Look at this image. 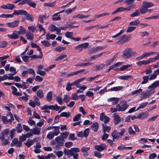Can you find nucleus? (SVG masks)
Instances as JSON below:
<instances>
[{
    "instance_id": "f257e3e1",
    "label": "nucleus",
    "mask_w": 159,
    "mask_h": 159,
    "mask_svg": "<svg viewBox=\"0 0 159 159\" xmlns=\"http://www.w3.org/2000/svg\"><path fill=\"white\" fill-rule=\"evenodd\" d=\"M124 58L128 59L134 56L137 53L133 51L131 48H126L123 52Z\"/></svg>"
},
{
    "instance_id": "f03ea898",
    "label": "nucleus",
    "mask_w": 159,
    "mask_h": 159,
    "mask_svg": "<svg viewBox=\"0 0 159 159\" xmlns=\"http://www.w3.org/2000/svg\"><path fill=\"white\" fill-rule=\"evenodd\" d=\"M129 105L127 104L126 102L123 101L120 104H118L116 105L117 108H118V111H124L128 107Z\"/></svg>"
},
{
    "instance_id": "7ed1b4c3",
    "label": "nucleus",
    "mask_w": 159,
    "mask_h": 159,
    "mask_svg": "<svg viewBox=\"0 0 159 159\" xmlns=\"http://www.w3.org/2000/svg\"><path fill=\"white\" fill-rule=\"evenodd\" d=\"M89 45V44L88 43H86L74 46V48L75 50L77 51L79 53L82 51L83 48H86Z\"/></svg>"
},
{
    "instance_id": "20e7f679",
    "label": "nucleus",
    "mask_w": 159,
    "mask_h": 159,
    "mask_svg": "<svg viewBox=\"0 0 159 159\" xmlns=\"http://www.w3.org/2000/svg\"><path fill=\"white\" fill-rule=\"evenodd\" d=\"M7 36L11 39H16L20 37V33L18 32V31H15L11 34H8Z\"/></svg>"
},
{
    "instance_id": "39448f33",
    "label": "nucleus",
    "mask_w": 159,
    "mask_h": 159,
    "mask_svg": "<svg viewBox=\"0 0 159 159\" xmlns=\"http://www.w3.org/2000/svg\"><path fill=\"white\" fill-rule=\"evenodd\" d=\"M94 148L98 152H102L106 149L107 145L104 143H101L99 145H96L94 146Z\"/></svg>"
},
{
    "instance_id": "423d86ee",
    "label": "nucleus",
    "mask_w": 159,
    "mask_h": 159,
    "mask_svg": "<svg viewBox=\"0 0 159 159\" xmlns=\"http://www.w3.org/2000/svg\"><path fill=\"white\" fill-rule=\"evenodd\" d=\"M154 53L153 52H145L141 56L136 58V59L137 61L142 60L146 57L152 55Z\"/></svg>"
},
{
    "instance_id": "0eeeda50",
    "label": "nucleus",
    "mask_w": 159,
    "mask_h": 159,
    "mask_svg": "<svg viewBox=\"0 0 159 159\" xmlns=\"http://www.w3.org/2000/svg\"><path fill=\"white\" fill-rule=\"evenodd\" d=\"M19 21L18 20H16L11 22L7 23L6 24V25L10 28H14L17 27L19 24Z\"/></svg>"
},
{
    "instance_id": "6e6552de",
    "label": "nucleus",
    "mask_w": 159,
    "mask_h": 159,
    "mask_svg": "<svg viewBox=\"0 0 159 159\" xmlns=\"http://www.w3.org/2000/svg\"><path fill=\"white\" fill-rule=\"evenodd\" d=\"M100 119L102 121H103L104 124L107 123L110 120V118L107 116L104 113L102 112L100 114Z\"/></svg>"
},
{
    "instance_id": "1a4fd4ad",
    "label": "nucleus",
    "mask_w": 159,
    "mask_h": 159,
    "mask_svg": "<svg viewBox=\"0 0 159 159\" xmlns=\"http://www.w3.org/2000/svg\"><path fill=\"white\" fill-rule=\"evenodd\" d=\"M55 141L57 145L60 146L64 145V139L61 136H58L56 137L55 139Z\"/></svg>"
},
{
    "instance_id": "9d476101",
    "label": "nucleus",
    "mask_w": 159,
    "mask_h": 159,
    "mask_svg": "<svg viewBox=\"0 0 159 159\" xmlns=\"http://www.w3.org/2000/svg\"><path fill=\"white\" fill-rule=\"evenodd\" d=\"M90 147L83 146L81 149V152L83 153L84 156L85 157L88 156L89 155V151L90 149Z\"/></svg>"
},
{
    "instance_id": "9b49d317",
    "label": "nucleus",
    "mask_w": 159,
    "mask_h": 159,
    "mask_svg": "<svg viewBox=\"0 0 159 159\" xmlns=\"http://www.w3.org/2000/svg\"><path fill=\"white\" fill-rule=\"evenodd\" d=\"M129 40L128 37L126 35H123L122 36L121 38L116 42V44H123Z\"/></svg>"
},
{
    "instance_id": "f8f14e48",
    "label": "nucleus",
    "mask_w": 159,
    "mask_h": 159,
    "mask_svg": "<svg viewBox=\"0 0 159 159\" xmlns=\"http://www.w3.org/2000/svg\"><path fill=\"white\" fill-rule=\"evenodd\" d=\"M1 7L4 9L12 10L15 8V6L13 4H8L4 5L1 6Z\"/></svg>"
},
{
    "instance_id": "ddd939ff",
    "label": "nucleus",
    "mask_w": 159,
    "mask_h": 159,
    "mask_svg": "<svg viewBox=\"0 0 159 159\" xmlns=\"http://www.w3.org/2000/svg\"><path fill=\"white\" fill-rule=\"evenodd\" d=\"M159 86V80L155 81L151 85L148 87V89L151 90H153L155 88Z\"/></svg>"
},
{
    "instance_id": "4468645a",
    "label": "nucleus",
    "mask_w": 159,
    "mask_h": 159,
    "mask_svg": "<svg viewBox=\"0 0 159 159\" xmlns=\"http://www.w3.org/2000/svg\"><path fill=\"white\" fill-rule=\"evenodd\" d=\"M27 14V12L25 10H15L13 14L18 15H25Z\"/></svg>"
},
{
    "instance_id": "2eb2a0df",
    "label": "nucleus",
    "mask_w": 159,
    "mask_h": 159,
    "mask_svg": "<svg viewBox=\"0 0 159 159\" xmlns=\"http://www.w3.org/2000/svg\"><path fill=\"white\" fill-rule=\"evenodd\" d=\"M113 116H114V122L115 125H117L118 124L120 120V116L116 114V113H114L113 114Z\"/></svg>"
},
{
    "instance_id": "dca6fc26",
    "label": "nucleus",
    "mask_w": 159,
    "mask_h": 159,
    "mask_svg": "<svg viewBox=\"0 0 159 159\" xmlns=\"http://www.w3.org/2000/svg\"><path fill=\"white\" fill-rule=\"evenodd\" d=\"M151 90H147L145 93L143 94V98H146L148 96H150L152 93H154L155 92V90H153L152 92Z\"/></svg>"
},
{
    "instance_id": "f3484780",
    "label": "nucleus",
    "mask_w": 159,
    "mask_h": 159,
    "mask_svg": "<svg viewBox=\"0 0 159 159\" xmlns=\"http://www.w3.org/2000/svg\"><path fill=\"white\" fill-rule=\"evenodd\" d=\"M93 64V62L79 63L75 65V66H81L82 67L87 66L89 65Z\"/></svg>"
},
{
    "instance_id": "a211bd4d",
    "label": "nucleus",
    "mask_w": 159,
    "mask_h": 159,
    "mask_svg": "<svg viewBox=\"0 0 159 159\" xmlns=\"http://www.w3.org/2000/svg\"><path fill=\"white\" fill-rule=\"evenodd\" d=\"M143 5L148 9L153 7V4L152 2L144 1L143 2Z\"/></svg>"
},
{
    "instance_id": "6ab92c4d",
    "label": "nucleus",
    "mask_w": 159,
    "mask_h": 159,
    "mask_svg": "<svg viewBox=\"0 0 159 159\" xmlns=\"http://www.w3.org/2000/svg\"><path fill=\"white\" fill-rule=\"evenodd\" d=\"M111 136L113 139V141H115L114 139H118L119 138V134L116 130H114L111 134Z\"/></svg>"
},
{
    "instance_id": "aec40b11",
    "label": "nucleus",
    "mask_w": 159,
    "mask_h": 159,
    "mask_svg": "<svg viewBox=\"0 0 159 159\" xmlns=\"http://www.w3.org/2000/svg\"><path fill=\"white\" fill-rule=\"evenodd\" d=\"M40 129H41L40 128L37 127L36 128H34L30 130V131H32L33 134L38 135L40 134Z\"/></svg>"
},
{
    "instance_id": "412c9836",
    "label": "nucleus",
    "mask_w": 159,
    "mask_h": 159,
    "mask_svg": "<svg viewBox=\"0 0 159 159\" xmlns=\"http://www.w3.org/2000/svg\"><path fill=\"white\" fill-rule=\"evenodd\" d=\"M9 132L8 128L4 129L1 132L0 137H5L8 134Z\"/></svg>"
},
{
    "instance_id": "4be33fe9",
    "label": "nucleus",
    "mask_w": 159,
    "mask_h": 159,
    "mask_svg": "<svg viewBox=\"0 0 159 159\" xmlns=\"http://www.w3.org/2000/svg\"><path fill=\"white\" fill-rule=\"evenodd\" d=\"M0 141L2 144L3 145H6L10 143L9 141L5 139V137H0Z\"/></svg>"
},
{
    "instance_id": "5701e85b",
    "label": "nucleus",
    "mask_w": 159,
    "mask_h": 159,
    "mask_svg": "<svg viewBox=\"0 0 159 159\" xmlns=\"http://www.w3.org/2000/svg\"><path fill=\"white\" fill-rule=\"evenodd\" d=\"M105 66V64L103 63H100L98 65L94 66L93 67L96 69L95 70V71H98L102 69Z\"/></svg>"
},
{
    "instance_id": "b1692460",
    "label": "nucleus",
    "mask_w": 159,
    "mask_h": 159,
    "mask_svg": "<svg viewBox=\"0 0 159 159\" xmlns=\"http://www.w3.org/2000/svg\"><path fill=\"white\" fill-rule=\"evenodd\" d=\"M102 126V130L103 133H106V132L108 133L111 129V127L109 126H107V125H104L103 124Z\"/></svg>"
},
{
    "instance_id": "393cba45",
    "label": "nucleus",
    "mask_w": 159,
    "mask_h": 159,
    "mask_svg": "<svg viewBox=\"0 0 159 159\" xmlns=\"http://www.w3.org/2000/svg\"><path fill=\"white\" fill-rule=\"evenodd\" d=\"M84 69L81 70L76 72H72L70 74H68L66 76L67 77H69L71 76H73L76 75L80 73V72H82L84 71Z\"/></svg>"
},
{
    "instance_id": "a878e982",
    "label": "nucleus",
    "mask_w": 159,
    "mask_h": 159,
    "mask_svg": "<svg viewBox=\"0 0 159 159\" xmlns=\"http://www.w3.org/2000/svg\"><path fill=\"white\" fill-rule=\"evenodd\" d=\"M98 124L97 122H94L91 126V127L93 131H97L98 128Z\"/></svg>"
},
{
    "instance_id": "bb28decb",
    "label": "nucleus",
    "mask_w": 159,
    "mask_h": 159,
    "mask_svg": "<svg viewBox=\"0 0 159 159\" xmlns=\"http://www.w3.org/2000/svg\"><path fill=\"white\" fill-rule=\"evenodd\" d=\"M34 142V141L33 140L29 139L24 143V144L27 147L29 148L33 145Z\"/></svg>"
},
{
    "instance_id": "cd10ccee",
    "label": "nucleus",
    "mask_w": 159,
    "mask_h": 159,
    "mask_svg": "<svg viewBox=\"0 0 159 159\" xmlns=\"http://www.w3.org/2000/svg\"><path fill=\"white\" fill-rule=\"evenodd\" d=\"M56 35L54 34L49 35V33L47 34L46 36V39L47 40H49L50 39H54L56 37Z\"/></svg>"
},
{
    "instance_id": "c85d7f7f",
    "label": "nucleus",
    "mask_w": 159,
    "mask_h": 159,
    "mask_svg": "<svg viewBox=\"0 0 159 159\" xmlns=\"http://www.w3.org/2000/svg\"><path fill=\"white\" fill-rule=\"evenodd\" d=\"M26 36L27 39L30 40H32L34 39L33 34H31L30 32H27L26 33Z\"/></svg>"
},
{
    "instance_id": "c756f323",
    "label": "nucleus",
    "mask_w": 159,
    "mask_h": 159,
    "mask_svg": "<svg viewBox=\"0 0 159 159\" xmlns=\"http://www.w3.org/2000/svg\"><path fill=\"white\" fill-rule=\"evenodd\" d=\"M54 129L53 133H54L55 136H57L60 133V131L59 130L60 127L58 126H55Z\"/></svg>"
},
{
    "instance_id": "7c9ffc66",
    "label": "nucleus",
    "mask_w": 159,
    "mask_h": 159,
    "mask_svg": "<svg viewBox=\"0 0 159 159\" xmlns=\"http://www.w3.org/2000/svg\"><path fill=\"white\" fill-rule=\"evenodd\" d=\"M148 116V114L146 113H143L139 115L136 118L137 119H142L146 118Z\"/></svg>"
},
{
    "instance_id": "2f4dec72",
    "label": "nucleus",
    "mask_w": 159,
    "mask_h": 159,
    "mask_svg": "<svg viewBox=\"0 0 159 159\" xmlns=\"http://www.w3.org/2000/svg\"><path fill=\"white\" fill-rule=\"evenodd\" d=\"M60 106H58L57 104L55 105L48 106V109L50 110H53L55 111H58L59 110Z\"/></svg>"
},
{
    "instance_id": "473e14b6",
    "label": "nucleus",
    "mask_w": 159,
    "mask_h": 159,
    "mask_svg": "<svg viewBox=\"0 0 159 159\" xmlns=\"http://www.w3.org/2000/svg\"><path fill=\"white\" fill-rule=\"evenodd\" d=\"M59 116H60L64 117L66 118H68L70 116V113L69 112H62L60 115Z\"/></svg>"
},
{
    "instance_id": "72a5a7b5",
    "label": "nucleus",
    "mask_w": 159,
    "mask_h": 159,
    "mask_svg": "<svg viewBox=\"0 0 159 159\" xmlns=\"http://www.w3.org/2000/svg\"><path fill=\"white\" fill-rule=\"evenodd\" d=\"M64 153L65 155H69L72 156L73 154L72 153L71 148L70 149H65L64 150Z\"/></svg>"
},
{
    "instance_id": "f704fd0d",
    "label": "nucleus",
    "mask_w": 159,
    "mask_h": 159,
    "mask_svg": "<svg viewBox=\"0 0 159 159\" xmlns=\"http://www.w3.org/2000/svg\"><path fill=\"white\" fill-rule=\"evenodd\" d=\"M37 96L39 98H42L44 96L43 93L41 89H39L36 92Z\"/></svg>"
},
{
    "instance_id": "c9c22d12",
    "label": "nucleus",
    "mask_w": 159,
    "mask_h": 159,
    "mask_svg": "<svg viewBox=\"0 0 159 159\" xmlns=\"http://www.w3.org/2000/svg\"><path fill=\"white\" fill-rule=\"evenodd\" d=\"M25 18L26 19L29 20L31 21H33L34 20V17L33 15L28 13L27 12V14H26Z\"/></svg>"
},
{
    "instance_id": "e433bc0d",
    "label": "nucleus",
    "mask_w": 159,
    "mask_h": 159,
    "mask_svg": "<svg viewBox=\"0 0 159 159\" xmlns=\"http://www.w3.org/2000/svg\"><path fill=\"white\" fill-rule=\"evenodd\" d=\"M116 57H115V55L114 56V57L111 58L110 60H109L107 61H106L105 65L108 66L110 65L111 63H112L116 59Z\"/></svg>"
},
{
    "instance_id": "4c0bfd02",
    "label": "nucleus",
    "mask_w": 159,
    "mask_h": 159,
    "mask_svg": "<svg viewBox=\"0 0 159 159\" xmlns=\"http://www.w3.org/2000/svg\"><path fill=\"white\" fill-rule=\"evenodd\" d=\"M13 14H2L0 15V17L3 18H12L13 17Z\"/></svg>"
},
{
    "instance_id": "58836bf2",
    "label": "nucleus",
    "mask_w": 159,
    "mask_h": 159,
    "mask_svg": "<svg viewBox=\"0 0 159 159\" xmlns=\"http://www.w3.org/2000/svg\"><path fill=\"white\" fill-rule=\"evenodd\" d=\"M137 65L138 66H141L142 65H147L148 64L147 59L146 60H143L139 61L137 63Z\"/></svg>"
},
{
    "instance_id": "ea45409f",
    "label": "nucleus",
    "mask_w": 159,
    "mask_h": 159,
    "mask_svg": "<svg viewBox=\"0 0 159 159\" xmlns=\"http://www.w3.org/2000/svg\"><path fill=\"white\" fill-rule=\"evenodd\" d=\"M123 88V87H122L121 86L114 87L111 88L110 90L109 91H117L119 90H120L122 89Z\"/></svg>"
},
{
    "instance_id": "a19ab883",
    "label": "nucleus",
    "mask_w": 159,
    "mask_h": 159,
    "mask_svg": "<svg viewBox=\"0 0 159 159\" xmlns=\"http://www.w3.org/2000/svg\"><path fill=\"white\" fill-rule=\"evenodd\" d=\"M2 122L4 124H7L9 123V122H11V121L9 119H7V118L6 116H2Z\"/></svg>"
},
{
    "instance_id": "79ce46f5",
    "label": "nucleus",
    "mask_w": 159,
    "mask_h": 159,
    "mask_svg": "<svg viewBox=\"0 0 159 159\" xmlns=\"http://www.w3.org/2000/svg\"><path fill=\"white\" fill-rule=\"evenodd\" d=\"M132 77L131 75H129L127 76H121L118 77L119 79L121 80H128L129 79H130Z\"/></svg>"
},
{
    "instance_id": "37998d69",
    "label": "nucleus",
    "mask_w": 159,
    "mask_h": 159,
    "mask_svg": "<svg viewBox=\"0 0 159 159\" xmlns=\"http://www.w3.org/2000/svg\"><path fill=\"white\" fill-rule=\"evenodd\" d=\"M52 91H50L47 93L46 98L48 102L52 100Z\"/></svg>"
},
{
    "instance_id": "c03bdc74",
    "label": "nucleus",
    "mask_w": 159,
    "mask_h": 159,
    "mask_svg": "<svg viewBox=\"0 0 159 159\" xmlns=\"http://www.w3.org/2000/svg\"><path fill=\"white\" fill-rule=\"evenodd\" d=\"M13 75H8L7 74L4 75H3V78L4 80L8 79L9 80H14V77L12 76Z\"/></svg>"
},
{
    "instance_id": "a18cd8bd",
    "label": "nucleus",
    "mask_w": 159,
    "mask_h": 159,
    "mask_svg": "<svg viewBox=\"0 0 159 159\" xmlns=\"http://www.w3.org/2000/svg\"><path fill=\"white\" fill-rule=\"evenodd\" d=\"M54 136L55 135H54L53 132L51 131L47 135V138L48 139L51 140L54 138Z\"/></svg>"
},
{
    "instance_id": "49530a36",
    "label": "nucleus",
    "mask_w": 159,
    "mask_h": 159,
    "mask_svg": "<svg viewBox=\"0 0 159 159\" xmlns=\"http://www.w3.org/2000/svg\"><path fill=\"white\" fill-rule=\"evenodd\" d=\"M32 1V0H23V2H19L18 5H23L26 4L28 5V3H30Z\"/></svg>"
},
{
    "instance_id": "de8ad7c7",
    "label": "nucleus",
    "mask_w": 159,
    "mask_h": 159,
    "mask_svg": "<svg viewBox=\"0 0 159 159\" xmlns=\"http://www.w3.org/2000/svg\"><path fill=\"white\" fill-rule=\"evenodd\" d=\"M9 70L11 72H14V73L13 74L10 73L8 74V75H15L17 72L16 71V69L14 67L11 66Z\"/></svg>"
},
{
    "instance_id": "09e8293b",
    "label": "nucleus",
    "mask_w": 159,
    "mask_h": 159,
    "mask_svg": "<svg viewBox=\"0 0 159 159\" xmlns=\"http://www.w3.org/2000/svg\"><path fill=\"white\" fill-rule=\"evenodd\" d=\"M20 30L19 31H18V32H19L20 33V34H25L26 33L25 29L22 26H20Z\"/></svg>"
},
{
    "instance_id": "8fccbe9b",
    "label": "nucleus",
    "mask_w": 159,
    "mask_h": 159,
    "mask_svg": "<svg viewBox=\"0 0 159 159\" xmlns=\"http://www.w3.org/2000/svg\"><path fill=\"white\" fill-rule=\"evenodd\" d=\"M143 81L142 82L141 84H143L147 83L149 79V76L145 75L143 77Z\"/></svg>"
},
{
    "instance_id": "3c124183",
    "label": "nucleus",
    "mask_w": 159,
    "mask_h": 159,
    "mask_svg": "<svg viewBox=\"0 0 159 159\" xmlns=\"http://www.w3.org/2000/svg\"><path fill=\"white\" fill-rule=\"evenodd\" d=\"M147 8L142 5V7L139 9V11L141 14H144L147 13Z\"/></svg>"
},
{
    "instance_id": "603ef678",
    "label": "nucleus",
    "mask_w": 159,
    "mask_h": 159,
    "mask_svg": "<svg viewBox=\"0 0 159 159\" xmlns=\"http://www.w3.org/2000/svg\"><path fill=\"white\" fill-rule=\"evenodd\" d=\"M148 102H147L142 103L140 105V106L138 107L136 110L144 108L148 105Z\"/></svg>"
},
{
    "instance_id": "864d4df0",
    "label": "nucleus",
    "mask_w": 159,
    "mask_h": 159,
    "mask_svg": "<svg viewBox=\"0 0 159 159\" xmlns=\"http://www.w3.org/2000/svg\"><path fill=\"white\" fill-rule=\"evenodd\" d=\"M73 33L72 32H67L65 33V36L67 38H70L72 39Z\"/></svg>"
},
{
    "instance_id": "5fc2aeb1",
    "label": "nucleus",
    "mask_w": 159,
    "mask_h": 159,
    "mask_svg": "<svg viewBox=\"0 0 159 159\" xmlns=\"http://www.w3.org/2000/svg\"><path fill=\"white\" fill-rule=\"evenodd\" d=\"M58 14L57 13L53 15L52 19L53 20L56 21L57 20H61V17L59 16H58Z\"/></svg>"
},
{
    "instance_id": "6e6d98bb",
    "label": "nucleus",
    "mask_w": 159,
    "mask_h": 159,
    "mask_svg": "<svg viewBox=\"0 0 159 159\" xmlns=\"http://www.w3.org/2000/svg\"><path fill=\"white\" fill-rule=\"evenodd\" d=\"M66 49V48L60 46L57 47L55 48V50L56 51L61 52L63 50H64Z\"/></svg>"
},
{
    "instance_id": "4d7b16f0",
    "label": "nucleus",
    "mask_w": 159,
    "mask_h": 159,
    "mask_svg": "<svg viewBox=\"0 0 159 159\" xmlns=\"http://www.w3.org/2000/svg\"><path fill=\"white\" fill-rule=\"evenodd\" d=\"M135 28L136 27L135 26H129L126 30V32L127 33L131 32L134 31L135 30Z\"/></svg>"
},
{
    "instance_id": "13d9d810",
    "label": "nucleus",
    "mask_w": 159,
    "mask_h": 159,
    "mask_svg": "<svg viewBox=\"0 0 159 159\" xmlns=\"http://www.w3.org/2000/svg\"><path fill=\"white\" fill-rule=\"evenodd\" d=\"M41 43L45 47H48L51 45V43L49 42L46 40L42 41Z\"/></svg>"
},
{
    "instance_id": "bf43d9fd",
    "label": "nucleus",
    "mask_w": 159,
    "mask_h": 159,
    "mask_svg": "<svg viewBox=\"0 0 159 159\" xmlns=\"http://www.w3.org/2000/svg\"><path fill=\"white\" fill-rule=\"evenodd\" d=\"M16 129H17V132L18 133H20L22 131V126L20 124H17L16 127Z\"/></svg>"
},
{
    "instance_id": "052dcab7",
    "label": "nucleus",
    "mask_w": 159,
    "mask_h": 159,
    "mask_svg": "<svg viewBox=\"0 0 159 159\" xmlns=\"http://www.w3.org/2000/svg\"><path fill=\"white\" fill-rule=\"evenodd\" d=\"M139 22L140 21L139 20H136L130 22L129 23V25H137Z\"/></svg>"
},
{
    "instance_id": "680f3d73",
    "label": "nucleus",
    "mask_w": 159,
    "mask_h": 159,
    "mask_svg": "<svg viewBox=\"0 0 159 159\" xmlns=\"http://www.w3.org/2000/svg\"><path fill=\"white\" fill-rule=\"evenodd\" d=\"M71 150L72 154H76V153L78 152H80V149L77 148H71Z\"/></svg>"
},
{
    "instance_id": "e2e57ef3",
    "label": "nucleus",
    "mask_w": 159,
    "mask_h": 159,
    "mask_svg": "<svg viewBox=\"0 0 159 159\" xmlns=\"http://www.w3.org/2000/svg\"><path fill=\"white\" fill-rule=\"evenodd\" d=\"M142 89H140L138 90H135L132 92L131 94L133 95L134 94H139L142 93Z\"/></svg>"
},
{
    "instance_id": "0e129e2a",
    "label": "nucleus",
    "mask_w": 159,
    "mask_h": 159,
    "mask_svg": "<svg viewBox=\"0 0 159 159\" xmlns=\"http://www.w3.org/2000/svg\"><path fill=\"white\" fill-rule=\"evenodd\" d=\"M18 142V139L17 138H15L13 139L12 142L11 143V147L17 144Z\"/></svg>"
},
{
    "instance_id": "69168bd1",
    "label": "nucleus",
    "mask_w": 159,
    "mask_h": 159,
    "mask_svg": "<svg viewBox=\"0 0 159 159\" xmlns=\"http://www.w3.org/2000/svg\"><path fill=\"white\" fill-rule=\"evenodd\" d=\"M140 15V13L138 10H136L135 11L130 14V16L132 17L139 16Z\"/></svg>"
},
{
    "instance_id": "338daca9",
    "label": "nucleus",
    "mask_w": 159,
    "mask_h": 159,
    "mask_svg": "<svg viewBox=\"0 0 159 159\" xmlns=\"http://www.w3.org/2000/svg\"><path fill=\"white\" fill-rule=\"evenodd\" d=\"M50 30L52 32L56 31L57 29V28L54 25H52L50 27Z\"/></svg>"
},
{
    "instance_id": "774afa93",
    "label": "nucleus",
    "mask_w": 159,
    "mask_h": 159,
    "mask_svg": "<svg viewBox=\"0 0 159 159\" xmlns=\"http://www.w3.org/2000/svg\"><path fill=\"white\" fill-rule=\"evenodd\" d=\"M61 137L64 139H66L69 135V133L67 132H66L64 133H61Z\"/></svg>"
}]
</instances>
